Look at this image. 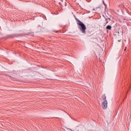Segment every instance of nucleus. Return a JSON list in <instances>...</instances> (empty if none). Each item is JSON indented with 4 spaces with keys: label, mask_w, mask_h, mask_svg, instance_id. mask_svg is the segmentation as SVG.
<instances>
[{
    "label": "nucleus",
    "mask_w": 131,
    "mask_h": 131,
    "mask_svg": "<svg viewBox=\"0 0 131 131\" xmlns=\"http://www.w3.org/2000/svg\"><path fill=\"white\" fill-rule=\"evenodd\" d=\"M77 25H78V27L80 31H81L82 33H83V34H85V33H86V32L85 31V30H86V26H85V25L78 19Z\"/></svg>",
    "instance_id": "f257e3e1"
},
{
    "label": "nucleus",
    "mask_w": 131,
    "mask_h": 131,
    "mask_svg": "<svg viewBox=\"0 0 131 131\" xmlns=\"http://www.w3.org/2000/svg\"><path fill=\"white\" fill-rule=\"evenodd\" d=\"M101 107L105 110L108 107V101H104L101 103Z\"/></svg>",
    "instance_id": "f03ea898"
},
{
    "label": "nucleus",
    "mask_w": 131,
    "mask_h": 131,
    "mask_svg": "<svg viewBox=\"0 0 131 131\" xmlns=\"http://www.w3.org/2000/svg\"><path fill=\"white\" fill-rule=\"evenodd\" d=\"M22 34H12L8 36V38H13V37H19V36H21Z\"/></svg>",
    "instance_id": "7ed1b4c3"
},
{
    "label": "nucleus",
    "mask_w": 131,
    "mask_h": 131,
    "mask_svg": "<svg viewBox=\"0 0 131 131\" xmlns=\"http://www.w3.org/2000/svg\"><path fill=\"white\" fill-rule=\"evenodd\" d=\"M101 98L102 99V100L104 101H107V99H106V95L105 94H103L102 95V96L101 97Z\"/></svg>",
    "instance_id": "20e7f679"
},
{
    "label": "nucleus",
    "mask_w": 131,
    "mask_h": 131,
    "mask_svg": "<svg viewBox=\"0 0 131 131\" xmlns=\"http://www.w3.org/2000/svg\"><path fill=\"white\" fill-rule=\"evenodd\" d=\"M106 29H107V30H111V29H112V27L110 25H107L106 27Z\"/></svg>",
    "instance_id": "39448f33"
},
{
    "label": "nucleus",
    "mask_w": 131,
    "mask_h": 131,
    "mask_svg": "<svg viewBox=\"0 0 131 131\" xmlns=\"http://www.w3.org/2000/svg\"><path fill=\"white\" fill-rule=\"evenodd\" d=\"M9 78H10V79H11V80H16V78H14V77H12L11 76H8Z\"/></svg>",
    "instance_id": "423d86ee"
},
{
    "label": "nucleus",
    "mask_w": 131,
    "mask_h": 131,
    "mask_svg": "<svg viewBox=\"0 0 131 131\" xmlns=\"http://www.w3.org/2000/svg\"><path fill=\"white\" fill-rule=\"evenodd\" d=\"M108 20H106V22L104 23L103 24V26H106V25H107V24H108Z\"/></svg>",
    "instance_id": "0eeeda50"
},
{
    "label": "nucleus",
    "mask_w": 131,
    "mask_h": 131,
    "mask_svg": "<svg viewBox=\"0 0 131 131\" xmlns=\"http://www.w3.org/2000/svg\"><path fill=\"white\" fill-rule=\"evenodd\" d=\"M105 19L106 21H108V18L105 17Z\"/></svg>",
    "instance_id": "6e6552de"
},
{
    "label": "nucleus",
    "mask_w": 131,
    "mask_h": 131,
    "mask_svg": "<svg viewBox=\"0 0 131 131\" xmlns=\"http://www.w3.org/2000/svg\"><path fill=\"white\" fill-rule=\"evenodd\" d=\"M107 20H109L110 21V20H111V18H107Z\"/></svg>",
    "instance_id": "1a4fd4ad"
},
{
    "label": "nucleus",
    "mask_w": 131,
    "mask_h": 131,
    "mask_svg": "<svg viewBox=\"0 0 131 131\" xmlns=\"http://www.w3.org/2000/svg\"><path fill=\"white\" fill-rule=\"evenodd\" d=\"M103 5H104V6H105V2H104V1H103Z\"/></svg>",
    "instance_id": "9d476101"
},
{
    "label": "nucleus",
    "mask_w": 131,
    "mask_h": 131,
    "mask_svg": "<svg viewBox=\"0 0 131 131\" xmlns=\"http://www.w3.org/2000/svg\"><path fill=\"white\" fill-rule=\"evenodd\" d=\"M93 11H95V9H93Z\"/></svg>",
    "instance_id": "9b49d317"
},
{
    "label": "nucleus",
    "mask_w": 131,
    "mask_h": 131,
    "mask_svg": "<svg viewBox=\"0 0 131 131\" xmlns=\"http://www.w3.org/2000/svg\"><path fill=\"white\" fill-rule=\"evenodd\" d=\"M124 51H126V49H125L124 50Z\"/></svg>",
    "instance_id": "f8f14e48"
}]
</instances>
